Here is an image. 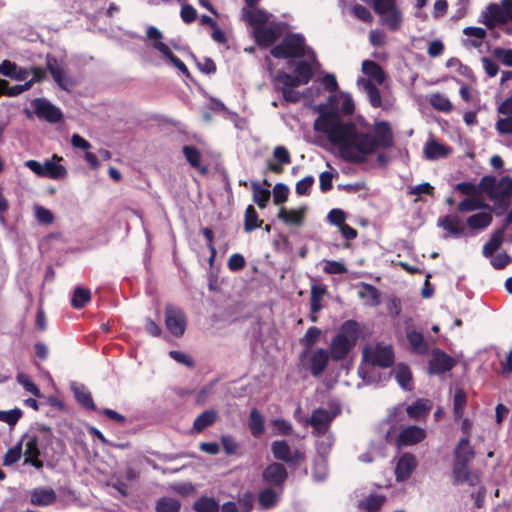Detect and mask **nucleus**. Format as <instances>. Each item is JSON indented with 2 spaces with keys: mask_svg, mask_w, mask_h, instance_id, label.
<instances>
[{
  "mask_svg": "<svg viewBox=\"0 0 512 512\" xmlns=\"http://www.w3.org/2000/svg\"><path fill=\"white\" fill-rule=\"evenodd\" d=\"M248 426L254 437H260L265 431L264 417L256 408L250 411Z\"/></svg>",
  "mask_w": 512,
  "mask_h": 512,
  "instance_id": "f704fd0d",
  "label": "nucleus"
},
{
  "mask_svg": "<svg viewBox=\"0 0 512 512\" xmlns=\"http://www.w3.org/2000/svg\"><path fill=\"white\" fill-rule=\"evenodd\" d=\"M417 461L414 455L406 453L402 455L395 467V477L397 482L407 480L416 469Z\"/></svg>",
  "mask_w": 512,
  "mask_h": 512,
  "instance_id": "6ab92c4d",
  "label": "nucleus"
},
{
  "mask_svg": "<svg viewBox=\"0 0 512 512\" xmlns=\"http://www.w3.org/2000/svg\"><path fill=\"white\" fill-rule=\"evenodd\" d=\"M91 293L89 289L78 287L75 289L72 297V305L74 308H82L90 301Z\"/></svg>",
  "mask_w": 512,
  "mask_h": 512,
  "instance_id": "8fccbe9b",
  "label": "nucleus"
},
{
  "mask_svg": "<svg viewBox=\"0 0 512 512\" xmlns=\"http://www.w3.org/2000/svg\"><path fill=\"white\" fill-rule=\"evenodd\" d=\"M393 359L391 346L381 343L367 344L362 351V362L358 374L367 383L376 382L378 379L374 369L376 367H389L393 363Z\"/></svg>",
  "mask_w": 512,
  "mask_h": 512,
  "instance_id": "7ed1b4c3",
  "label": "nucleus"
},
{
  "mask_svg": "<svg viewBox=\"0 0 512 512\" xmlns=\"http://www.w3.org/2000/svg\"><path fill=\"white\" fill-rule=\"evenodd\" d=\"M492 55L503 65L512 66V49L496 47L492 50Z\"/></svg>",
  "mask_w": 512,
  "mask_h": 512,
  "instance_id": "680f3d73",
  "label": "nucleus"
},
{
  "mask_svg": "<svg viewBox=\"0 0 512 512\" xmlns=\"http://www.w3.org/2000/svg\"><path fill=\"white\" fill-rule=\"evenodd\" d=\"M337 412H330L323 408H318L313 411L310 418L302 419L298 418V421L304 425H310L314 428V431L318 434L325 433L331 423L336 417Z\"/></svg>",
  "mask_w": 512,
  "mask_h": 512,
  "instance_id": "dca6fc26",
  "label": "nucleus"
},
{
  "mask_svg": "<svg viewBox=\"0 0 512 512\" xmlns=\"http://www.w3.org/2000/svg\"><path fill=\"white\" fill-rule=\"evenodd\" d=\"M323 270L328 274H343L347 271L342 262L333 260H325Z\"/></svg>",
  "mask_w": 512,
  "mask_h": 512,
  "instance_id": "69168bd1",
  "label": "nucleus"
},
{
  "mask_svg": "<svg viewBox=\"0 0 512 512\" xmlns=\"http://www.w3.org/2000/svg\"><path fill=\"white\" fill-rule=\"evenodd\" d=\"M273 435H289L292 432V425L282 418H275L271 421Z\"/></svg>",
  "mask_w": 512,
  "mask_h": 512,
  "instance_id": "5fc2aeb1",
  "label": "nucleus"
},
{
  "mask_svg": "<svg viewBox=\"0 0 512 512\" xmlns=\"http://www.w3.org/2000/svg\"><path fill=\"white\" fill-rule=\"evenodd\" d=\"M180 503L177 499L164 497L158 500L156 504L157 512H179Z\"/></svg>",
  "mask_w": 512,
  "mask_h": 512,
  "instance_id": "09e8293b",
  "label": "nucleus"
},
{
  "mask_svg": "<svg viewBox=\"0 0 512 512\" xmlns=\"http://www.w3.org/2000/svg\"><path fill=\"white\" fill-rule=\"evenodd\" d=\"M56 498L52 489H35L31 494V502L37 506H46L54 502Z\"/></svg>",
  "mask_w": 512,
  "mask_h": 512,
  "instance_id": "e433bc0d",
  "label": "nucleus"
},
{
  "mask_svg": "<svg viewBox=\"0 0 512 512\" xmlns=\"http://www.w3.org/2000/svg\"><path fill=\"white\" fill-rule=\"evenodd\" d=\"M34 214L36 220L41 224L48 225L54 221V216L52 212L43 206L35 205Z\"/></svg>",
  "mask_w": 512,
  "mask_h": 512,
  "instance_id": "bf43d9fd",
  "label": "nucleus"
},
{
  "mask_svg": "<svg viewBox=\"0 0 512 512\" xmlns=\"http://www.w3.org/2000/svg\"><path fill=\"white\" fill-rule=\"evenodd\" d=\"M17 382L29 393L34 395L35 397H41L40 390L33 383V381L29 378L25 373H18Z\"/></svg>",
  "mask_w": 512,
  "mask_h": 512,
  "instance_id": "13d9d810",
  "label": "nucleus"
},
{
  "mask_svg": "<svg viewBox=\"0 0 512 512\" xmlns=\"http://www.w3.org/2000/svg\"><path fill=\"white\" fill-rule=\"evenodd\" d=\"M358 295L369 306H376L379 303L378 290L371 285L364 284L360 288Z\"/></svg>",
  "mask_w": 512,
  "mask_h": 512,
  "instance_id": "c03bdc74",
  "label": "nucleus"
},
{
  "mask_svg": "<svg viewBox=\"0 0 512 512\" xmlns=\"http://www.w3.org/2000/svg\"><path fill=\"white\" fill-rule=\"evenodd\" d=\"M393 373L396 381L403 389H412V375L408 366L404 364H398L393 370Z\"/></svg>",
  "mask_w": 512,
  "mask_h": 512,
  "instance_id": "c9c22d12",
  "label": "nucleus"
},
{
  "mask_svg": "<svg viewBox=\"0 0 512 512\" xmlns=\"http://www.w3.org/2000/svg\"><path fill=\"white\" fill-rule=\"evenodd\" d=\"M385 501L382 495H369L359 503L362 512H377Z\"/></svg>",
  "mask_w": 512,
  "mask_h": 512,
  "instance_id": "79ce46f5",
  "label": "nucleus"
},
{
  "mask_svg": "<svg viewBox=\"0 0 512 512\" xmlns=\"http://www.w3.org/2000/svg\"><path fill=\"white\" fill-rule=\"evenodd\" d=\"M278 501V494L271 488L264 489L259 494V504L264 509L273 507Z\"/></svg>",
  "mask_w": 512,
  "mask_h": 512,
  "instance_id": "864d4df0",
  "label": "nucleus"
},
{
  "mask_svg": "<svg viewBox=\"0 0 512 512\" xmlns=\"http://www.w3.org/2000/svg\"><path fill=\"white\" fill-rule=\"evenodd\" d=\"M426 437V430L419 426H408L398 436L399 446H411L423 441Z\"/></svg>",
  "mask_w": 512,
  "mask_h": 512,
  "instance_id": "aec40b11",
  "label": "nucleus"
},
{
  "mask_svg": "<svg viewBox=\"0 0 512 512\" xmlns=\"http://www.w3.org/2000/svg\"><path fill=\"white\" fill-rule=\"evenodd\" d=\"M374 132H375V137L372 138L370 135L360 131L357 128V134H358V136H360L359 138H361V140L365 139L368 142H370L371 149L367 150V151H363V155H361L360 157L345 158V159L349 160V161H354V162H361L366 158L367 155L373 153L378 147H380V146L387 147V146L391 145L392 133H391L390 126L387 122L376 123Z\"/></svg>",
  "mask_w": 512,
  "mask_h": 512,
  "instance_id": "1a4fd4ad",
  "label": "nucleus"
},
{
  "mask_svg": "<svg viewBox=\"0 0 512 512\" xmlns=\"http://www.w3.org/2000/svg\"><path fill=\"white\" fill-rule=\"evenodd\" d=\"M306 56L309 61H298L294 68V76L281 72L274 78L275 87L282 91L287 101L297 102L300 99V94L294 91V88L307 84L312 78L313 69L318 66L314 52Z\"/></svg>",
  "mask_w": 512,
  "mask_h": 512,
  "instance_id": "f03ea898",
  "label": "nucleus"
},
{
  "mask_svg": "<svg viewBox=\"0 0 512 512\" xmlns=\"http://www.w3.org/2000/svg\"><path fill=\"white\" fill-rule=\"evenodd\" d=\"M48 68L55 82L64 90H69L71 86L70 80L65 76L63 67L57 63L55 59L48 58Z\"/></svg>",
  "mask_w": 512,
  "mask_h": 512,
  "instance_id": "473e14b6",
  "label": "nucleus"
},
{
  "mask_svg": "<svg viewBox=\"0 0 512 512\" xmlns=\"http://www.w3.org/2000/svg\"><path fill=\"white\" fill-rule=\"evenodd\" d=\"M71 389L74 393L76 400L87 409H95V404L92 400L90 392L81 384L73 383Z\"/></svg>",
  "mask_w": 512,
  "mask_h": 512,
  "instance_id": "72a5a7b5",
  "label": "nucleus"
},
{
  "mask_svg": "<svg viewBox=\"0 0 512 512\" xmlns=\"http://www.w3.org/2000/svg\"><path fill=\"white\" fill-rule=\"evenodd\" d=\"M361 71L365 75V79H370L376 84H383L386 79V74L383 69L376 62L371 60H364L362 62Z\"/></svg>",
  "mask_w": 512,
  "mask_h": 512,
  "instance_id": "cd10ccee",
  "label": "nucleus"
},
{
  "mask_svg": "<svg viewBox=\"0 0 512 512\" xmlns=\"http://www.w3.org/2000/svg\"><path fill=\"white\" fill-rule=\"evenodd\" d=\"M486 207V204L477 198H468L458 204L460 212L474 211Z\"/></svg>",
  "mask_w": 512,
  "mask_h": 512,
  "instance_id": "052dcab7",
  "label": "nucleus"
},
{
  "mask_svg": "<svg viewBox=\"0 0 512 512\" xmlns=\"http://www.w3.org/2000/svg\"><path fill=\"white\" fill-rule=\"evenodd\" d=\"M330 358L328 350L324 348L304 350L300 355L303 366L308 368L313 376H319L325 371Z\"/></svg>",
  "mask_w": 512,
  "mask_h": 512,
  "instance_id": "f8f14e48",
  "label": "nucleus"
},
{
  "mask_svg": "<svg viewBox=\"0 0 512 512\" xmlns=\"http://www.w3.org/2000/svg\"><path fill=\"white\" fill-rule=\"evenodd\" d=\"M32 105L37 117L49 123H58L63 118L61 110L46 99L36 98L33 100Z\"/></svg>",
  "mask_w": 512,
  "mask_h": 512,
  "instance_id": "2eb2a0df",
  "label": "nucleus"
},
{
  "mask_svg": "<svg viewBox=\"0 0 512 512\" xmlns=\"http://www.w3.org/2000/svg\"><path fill=\"white\" fill-rule=\"evenodd\" d=\"M373 9L380 16L382 24L390 30H398L403 22V12L397 0H371Z\"/></svg>",
  "mask_w": 512,
  "mask_h": 512,
  "instance_id": "0eeeda50",
  "label": "nucleus"
},
{
  "mask_svg": "<svg viewBox=\"0 0 512 512\" xmlns=\"http://www.w3.org/2000/svg\"><path fill=\"white\" fill-rule=\"evenodd\" d=\"M147 40L150 41L151 46L157 50L162 57L170 64L175 66L180 72L185 75H189L186 65L177 58L169 48V46L163 41L162 32L154 26H149L146 32Z\"/></svg>",
  "mask_w": 512,
  "mask_h": 512,
  "instance_id": "9d476101",
  "label": "nucleus"
},
{
  "mask_svg": "<svg viewBox=\"0 0 512 512\" xmlns=\"http://www.w3.org/2000/svg\"><path fill=\"white\" fill-rule=\"evenodd\" d=\"M312 51L306 46L305 39L300 34H289L280 44L271 50L276 58H296L309 55Z\"/></svg>",
  "mask_w": 512,
  "mask_h": 512,
  "instance_id": "6e6552de",
  "label": "nucleus"
},
{
  "mask_svg": "<svg viewBox=\"0 0 512 512\" xmlns=\"http://www.w3.org/2000/svg\"><path fill=\"white\" fill-rule=\"evenodd\" d=\"M463 34L467 36L463 41L466 47L479 48L487 33L484 28L469 26L463 29Z\"/></svg>",
  "mask_w": 512,
  "mask_h": 512,
  "instance_id": "c85d7f7f",
  "label": "nucleus"
},
{
  "mask_svg": "<svg viewBox=\"0 0 512 512\" xmlns=\"http://www.w3.org/2000/svg\"><path fill=\"white\" fill-rule=\"evenodd\" d=\"M44 71L39 68H34L33 77L30 80H27L24 84L14 85L12 87L6 86L5 95L9 97H15L22 92L31 88L33 83L39 82L44 77Z\"/></svg>",
  "mask_w": 512,
  "mask_h": 512,
  "instance_id": "2f4dec72",
  "label": "nucleus"
},
{
  "mask_svg": "<svg viewBox=\"0 0 512 512\" xmlns=\"http://www.w3.org/2000/svg\"><path fill=\"white\" fill-rule=\"evenodd\" d=\"M253 199L260 208H265L270 198V191L259 183H252Z\"/></svg>",
  "mask_w": 512,
  "mask_h": 512,
  "instance_id": "49530a36",
  "label": "nucleus"
},
{
  "mask_svg": "<svg viewBox=\"0 0 512 512\" xmlns=\"http://www.w3.org/2000/svg\"><path fill=\"white\" fill-rule=\"evenodd\" d=\"M483 23L493 28L497 24L512 22V0H502L501 4H490L482 14Z\"/></svg>",
  "mask_w": 512,
  "mask_h": 512,
  "instance_id": "9b49d317",
  "label": "nucleus"
},
{
  "mask_svg": "<svg viewBox=\"0 0 512 512\" xmlns=\"http://www.w3.org/2000/svg\"><path fill=\"white\" fill-rule=\"evenodd\" d=\"M321 331L316 327L309 328L303 338L301 339V344L305 347V350L314 349L313 346L316 344Z\"/></svg>",
  "mask_w": 512,
  "mask_h": 512,
  "instance_id": "4d7b16f0",
  "label": "nucleus"
},
{
  "mask_svg": "<svg viewBox=\"0 0 512 512\" xmlns=\"http://www.w3.org/2000/svg\"><path fill=\"white\" fill-rule=\"evenodd\" d=\"M273 456L291 465H297L304 460V453L299 449H291L284 440H277L271 444Z\"/></svg>",
  "mask_w": 512,
  "mask_h": 512,
  "instance_id": "ddd939ff",
  "label": "nucleus"
},
{
  "mask_svg": "<svg viewBox=\"0 0 512 512\" xmlns=\"http://www.w3.org/2000/svg\"><path fill=\"white\" fill-rule=\"evenodd\" d=\"M430 104L437 110L448 112L452 109V104L449 99L440 93L432 94L429 98Z\"/></svg>",
  "mask_w": 512,
  "mask_h": 512,
  "instance_id": "3c124183",
  "label": "nucleus"
},
{
  "mask_svg": "<svg viewBox=\"0 0 512 512\" xmlns=\"http://www.w3.org/2000/svg\"><path fill=\"white\" fill-rule=\"evenodd\" d=\"M466 402L467 397L465 392L460 388L456 389L453 397V412L456 419L463 417Z\"/></svg>",
  "mask_w": 512,
  "mask_h": 512,
  "instance_id": "a18cd8bd",
  "label": "nucleus"
},
{
  "mask_svg": "<svg viewBox=\"0 0 512 512\" xmlns=\"http://www.w3.org/2000/svg\"><path fill=\"white\" fill-rule=\"evenodd\" d=\"M407 339L411 349L418 354H426L428 352V344L423 335L416 331L407 334Z\"/></svg>",
  "mask_w": 512,
  "mask_h": 512,
  "instance_id": "ea45409f",
  "label": "nucleus"
},
{
  "mask_svg": "<svg viewBox=\"0 0 512 512\" xmlns=\"http://www.w3.org/2000/svg\"><path fill=\"white\" fill-rule=\"evenodd\" d=\"M263 478L266 482L281 486L287 478L286 468L279 463H272L263 471Z\"/></svg>",
  "mask_w": 512,
  "mask_h": 512,
  "instance_id": "bb28decb",
  "label": "nucleus"
},
{
  "mask_svg": "<svg viewBox=\"0 0 512 512\" xmlns=\"http://www.w3.org/2000/svg\"><path fill=\"white\" fill-rule=\"evenodd\" d=\"M273 157L280 164H289L291 162V156L287 148L284 146H276L273 149Z\"/></svg>",
  "mask_w": 512,
  "mask_h": 512,
  "instance_id": "774afa93",
  "label": "nucleus"
},
{
  "mask_svg": "<svg viewBox=\"0 0 512 512\" xmlns=\"http://www.w3.org/2000/svg\"><path fill=\"white\" fill-rule=\"evenodd\" d=\"M333 443V436L331 434H326V432L323 433L322 438L317 441V451L319 455L326 456L329 453Z\"/></svg>",
  "mask_w": 512,
  "mask_h": 512,
  "instance_id": "e2e57ef3",
  "label": "nucleus"
},
{
  "mask_svg": "<svg viewBox=\"0 0 512 512\" xmlns=\"http://www.w3.org/2000/svg\"><path fill=\"white\" fill-rule=\"evenodd\" d=\"M62 160V157L53 155L50 159H46L43 163L36 160H27L25 162V166L38 177L62 180L66 178L68 174L67 169L61 164Z\"/></svg>",
  "mask_w": 512,
  "mask_h": 512,
  "instance_id": "423d86ee",
  "label": "nucleus"
},
{
  "mask_svg": "<svg viewBox=\"0 0 512 512\" xmlns=\"http://www.w3.org/2000/svg\"><path fill=\"white\" fill-rule=\"evenodd\" d=\"M357 86L366 92L370 104L378 108L382 104L381 95L379 89L373 84L370 79L359 78L357 80Z\"/></svg>",
  "mask_w": 512,
  "mask_h": 512,
  "instance_id": "c756f323",
  "label": "nucleus"
},
{
  "mask_svg": "<svg viewBox=\"0 0 512 512\" xmlns=\"http://www.w3.org/2000/svg\"><path fill=\"white\" fill-rule=\"evenodd\" d=\"M288 198V188L286 185L278 183L273 189V201L276 205L284 203Z\"/></svg>",
  "mask_w": 512,
  "mask_h": 512,
  "instance_id": "338daca9",
  "label": "nucleus"
},
{
  "mask_svg": "<svg viewBox=\"0 0 512 512\" xmlns=\"http://www.w3.org/2000/svg\"><path fill=\"white\" fill-rule=\"evenodd\" d=\"M21 416L22 412L20 409L0 411V421L5 422L8 425H15Z\"/></svg>",
  "mask_w": 512,
  "mask_h": 512,
  "instance_id": "0e129e2a",
  "label": "nucleus"
},
{
  "mask_svg": "<svg viewBox=\"0 0 512 512\" xmlns=\"http://www.w3.org/2000/svg\"><path fill=\"white\" fill-rule=\"evenodd\" d=\"M23 454L22 443H17L14 447L7 450L3 457V465L9 467L21 459Z\"/></svg>",
  "mask_w": 512,
  "mask_h": 512,
  "instance_id": "603ef678",
  "label": "nucleus"
},
{
  "mask_svg": "<svg viewBox=\"0 0 512 512\" xmlns=\"http://www.w3.org/2000/svg\"><path fill=\"white\" fill-rule=\"evenodd\" d=\"M452 476L457 484L467 483L469 486H475L479 483V478L471 472L469 463L453 462Z\"/></svg>",
  "mask_w": 512,
  "mask_h": 512,
  "instance_id": "412c9836",
  "label": "nucleus"
},
{
  "mask_svg": "<svg viewBox=\"0 0 512 512\" xmlns=\"http://www.w3.org/2000/svg\"><path fill=\"white\" fill-rule=\"evenodd\" d=\"M438 226L454 237L466 235V227L457 215H447L440 218Z\"/></svg>",
  "mask_w": 512,
  "mask_h": 512,
  "instance_id": "393cba45",
  "label": "nucleus"
},
{
  "mask_svg": "<svg viewBox=\"0 0 512 512\" xmlns=\"http://www.w3.org/2000/svg\"><path fill=\"white\" fill-rule=\"evenodd\" d=\"M475 452L467 437L459 440L453 451V462L469 463L473 460Z\"/></svg>",
  "mask_w": 512,
  "mask_h": 512,
  "instance_id": "a878e982",
  "label": "nucleus"
},
{
  "mask_svg": "<svg viewBox=\"0 0 512 512\" xmlns=\"http://www.w3.org/2000/svg\"><path fill=\"white\" fill-rule=\"evenodd\" d=\"M432 408V402L428 399H418L406 408L411 419L420 420L428 415Z\"/></svg>",
  "mask_w": 512,
  "mask_h": 512,
  "instance_id": "7c9ffc66",
  "label": "nucleus"
},
{
  "mask_svg": "<svg viewBox=\"0 0 512 512\" xmlns=\"http://www.w3.org/2000/svg\"><path fill=\"white\" fill-rule=\"evenodd\" d=\"M306 211V206H301L297 209H286L285 207H281L278 211L277 217L288 226L299 227L304 223Z\"/></svg>",
  "mask_w": 512,
  "mask_h": 512,
  "instance_id": "5701e85b",
  "label": "nucleus"
},
{
  "mask_svg": "<svg viewBox=\"0 0 512 512\" xmlns=\"http://www.w3.org/2000/svg\"><path fill=\"white\" fill-rule=\"evenodd\" d=\"M51 440V431L46 427H36L26 432L19 443H22V451L25 457L24 463L31 464L36 469L43 467V462L39 460L40 448L44 443Z\"/></svg>",
  "mask_w": 512,
  "mask_h": 512,
  "instance_id": "20e7f679",
  "label": "nucleus"
},
{
  "mask_svg": "<svg viewBox=\"0 0 512 512\" xmlns=\"http://www.w3.org/2000/svg\"><path fill=\"white\" fill-rule=\"evenodd\" d=\"M165 325L168 331L176 336H182L186 329L184 312L176 306H167L165 310Z\"/></svg>",
  "mask_w": 512,
  "mask_h": 512,
  "instance_id": "4468645a",
  "label": "nucleus"
},
{
  "mask_svg": "<svg viewBox=\"0 0 512 512\" xmlns=\"http://www.w3.org/2000/svg\"><path fill=\"white\" fill-rule=\"evenodd\" d=\"M455 360L446 353L435 350L429 363V372L431 374H441L451 370L455 365Z\"/></svg>",
  "mask_w": 512,
  "mask_h": 512,
  "instance_id": "a211bd4d",
  "label": "nucleus"
},
{
  "mask_svg": "<svg viewBox=\"0 0 512 512\" xmlns=\"http://www.w3.org/2000/svg\"><path fill=\"white\" fill-rule=\"evenodd\" d=\"M492 222V215L489 212H480L471 215L467 219V226L471 229L482 230Z\"/></svg>",
  "mask_w": 512,
  "mask_h": 512,
  "instance_id": "4c0bfd02",
  "label": "nucleus"
},
{
  "mask_svg": "<svg viewBox=\"0 0 512 512\" xmlns=\"http://www.w3.org/2000/svg\"><path fill=\"white\" fill-rule=\"evenodd\" d=\"M504 228L496 230L490 240L483 247V255L485 257H491L493 253L501 246L504 239Z\"/></svg>",
  "mask_w": 512,
  "mask_h": 512,
  "instance_id": "a19ab883",
  "label": "nucleus"
},
{
  "mask_svg": "<svg viewBox=\"0 0 512 512\" xmlns=\"http://www.w3.org/2000/svg\"><path fill=\"white\" fill-rule=\"evenodd\" d=\"M196 512H219V503L213 497L201 496L193 503Z\"/></svg>",
  "mask_w": 512,
  "mask_h": 512,
  "instance_id": "58836bf2",
  "label": "nucleus"
},
{
  "mask_svg": "<svg viewBox=\"0 0 512 512\" xmlns=\"http://www.w3.org/2000/svg\"><path fill=\"white\" fill-rule=\"evenodd\" d=\"M242 16L252 27H262L265 24L271 23L272 15L264 10L258 9L255 6L245 7L242 10Z\"/></svg>",
  "mask_w": 512,
  "mask_h": 512,
  "instance_id": "4be33fe9",
  "label": "nucleus"
},
{
  "mask_svg": "<svg viewBox=\"0 0 512 512\" xmlns=\"http://www.w3.org/2000/svg\"><path fill=\"white\" fill-rule=\"evenodd\" d=\"M282 33V25L271 21L268 26L256 27L253 31L257 43L261 46L271 45Z\"/></svg>",
  "mask_w": 512,
  "mask_h": 512,
  "instance_id": "f3484780",
  "label": "nucleus"
},
{
  "mask_svg": "<svg viewBox=\"0 0 512 512\" xmlns=\"http://www.w3.org/2000/svg\"><path fill=\"white\" fill-rule=\"evenodd\" d=\"M183 153L189 164L195 168H200L202 173L206 172L205 167H200V153L192 146H184Z\"/></svg>",
  "mask_w": 512,
  "mask_h": 512,
  "instance_id": "6e6d98bb",
  "label": "nucleus"
},
{
  "mask_svg": "<svg viewBox=\"0 0 512 512\" xmlns=\"http://www.w3.org/2000/svg\"><path fill=\"white\" fill-rule=\"evenodd\" d=\"M358 334V324L354 321H346L339 333L331 341V359L339 361L346 358L350 350L355 346Z\"/></svg>",
  "mask_w": 512,
  "mask_h": 512,
  "instance_id": "39448f33",
  "label": "nucleus"
},
{
  "mask_svg": "<svg viewBox=\"0 0 512 512\" xmlns=\"http://www.w3.org/2000/svg\"><path fill=\"white\" fill-rule=\"evenodd\" d=\"M217 417V413L215 410H206L202 412L193 423V429L196 432H201L206 427L212 425Z\"/></svg>",
  "mask_w": 512,
  "mask_h": 512,
  "instance_id": "37998d69",
  "label": "nucleus"
},
{
  "mask_svg": "<svg viewBox=\"0 0 512 512\" xmlns=\"http://www.w3.org/2000/svg\"><path fill=\"white\" fill-rule=\"evenodd\" d=\"M354 110L352 96L338 91L330 95L326 103L318 106L319 116L314 122V130L323 134L343 158L360 157L363 151L371 149L370 142L359 138L357 126L340 117V114L350 115Z\"/></svg>",
  "mask_w": 512,
  "mask_h": 512,
  "instance_id": "f257e3e1",
  "label": "nucleus"
},
{
  "mask_svg": "<svg viewBox=\"0 0 512 512\" xmlns=\"http://www.w3.org/2000/svg\"><path fill=\"white\" fill-rule=\"evenodd\" d=\"M262 221L259 220L257 212L254 207L249 205L245 211L244 229L246 232H251L254 229L260 227Z\"/></svg>",
  "mask_w": 512,
  "mask_h": 512,
  "instance_id": "de8ad7c7",
  "label": "nucleus"
},
{
  "mask_svg": "<svg viewBox=\"0 0 512 512\" xmlns=\"http://www.w3.org/2000/svg\"><path fill=\"white\" fill-rule=\"evenodd\" d=\"M452 149L444 144L439 143L436 139H429L424 147L423 153L428 160H439L448 157Z\"/></svg>",
  "mask_w": 512,
  "mask_h": 512,
  "instance_id": "b1692460",
  "label": "nucleus"
}]
</instances>
